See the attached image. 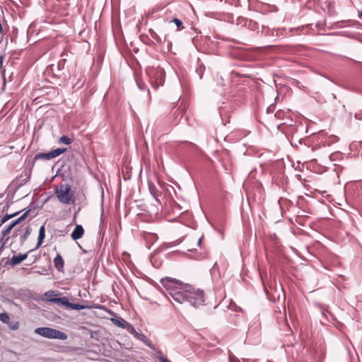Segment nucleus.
Masks as SVG:
<instances>
[{
    "label": "nucleus",
    "mask_w": 362,
    "mask_h": 362,
    "mask_svg": "<svg viewBox=\"0 0 362 362\" xmlns=\"http://www.w3.org/2000/svg\"><path fill=\"white\" fill-rule=\"evenodd\" d=\"M160 282L173 300L179 304L187 303L193 307H198L204 302L202 290L195 289L189 284H183L180 281L171 277L163 278Z\"/></svg>",
    "instance_id": "nucleus-1"
},
{
    "label": "nucleus",
    "mask_w": 362,
    "mask_h": 362,
    "mask_svg": "<svg viewBox=\"0 0 362 362\" xmlns=\"http://www.w3.org/2000/svg\"><path fill=\"white\" fill-rule=\"evenodd\" d=\"M151 86L158 88L163 86L165 81V71L160 67H148L146 70Z\"/></svg>",
    "instance_id": "nucleus-2"
},
{
    "label": "nucleus",
    "mask_w": 362,
    "mask_h": 362,
    "mask_svg": "<svg viewBox=\"0 0 362 362\" xmlns=\"http://www.w3.org/2000/svg\"><path fill=\"white\" fill-rule=\"evenodd\" d=\"M59 201L64 204H72L75 202L74 192L69 185H61L54 189Z\"/></svg>",
    "instance_id": "nucleus-3"
},
{
    "label": "nucleus",
    "mask_w": 362,
    "mask_h": 362,
    "mask_svg": "<svg viewBox=\"0 0 362 362\" xmlns=\"http://www.w3.org/2000/svg\"><path fill=\"white\" fill-rule=\"evenodd\" d=\"M35 333L47 339L61 340H66L67 339V335L64 332L47 327L36 328Z\"/></svg>",
    "instance_id": "nucleus-4"
},
{
    "label": "nucleus",
    "mask_w": 362,
    "mask_h": 362,
    "mask_svg": "<svg viewBox=\"0 0 362 362\" xmlns=\"http://www.w3.org/2000/svg\"><path fill=\"white\" fill-rule=\"evenodd\" d=\"M172 22L175 23V24L177 28V30H182L185 29V27L182 26V22L179 18H174L173 20H169V19L163 20L164 25H163V28H161V30H160V32L161 33H164V37H163L164 41H166L168 37V33H167L168 28L166 27L165 23H170Z\"/></svg>",
    "instance_id": "nucleus-5"
},
{
    "label": "nucleus",
    "mask_w": 362,
    "mask_h": 362,
    "mask_svg": "<svg viewBox=\"0 0 362 362\" xmlns=\"http://www.w3.org/2000/svg\"><path fill=\"white\" fill-rule=\"evenodd\" d=\"M84 234V229L81 225H76L74 230L71 233V238L74 240H78L82 238Z\"/></svg>",
    "instance_id": "nucleus-6"
},
{
    "label": "nucleus",
    "mask_w": 362,
    "mask_h": 362,
    "mask_svg": "<svg viewBox=\"0 0 362 362\" xmlns=\"http://www.w3.org/2000/svg\"><path fill=\"white\" fill-rule=\"evenodd\" d=\"M28 257V253L21 254L16 256H13L9 261V264L11 266H16L19 264L21 262L26 259Z\"/></svg>",
    "instance_id": "nucleus-7"
},
{
    "label": "nucleus",
    "mask_w": 362,
    "mask_h": 362,
    "mask_svg": "<svg viewBox=\"0 0 362 362\" xmlns=\"http://www.w3.org/2000/svg\"><path fill=\"white\" fill-rule=\"evenodd\" d=\"M54 264L55 268L59 272H62L64 270V259H63V257H62V256L61 255L57 254L56 255V257L54 259Z\"/></svg>",
    "instance_id": "nucleus-8"
},
{
    "label": "nucleus",
    "mask_w": 362,
    "mask_h": 362,
    "mask_svg": "<svg viewBox=\"0 0 362 362\" xmlns=\"http://www.w3.org/2000/svg\"><path fill=\"white\" fill-rule=\"evenodd\" d=\"M48 302L56 303L60 305L69 307V302L66 297L53 298L47 300Z\"/></svg>",
    "instance_id": "nucleus-9"
},
{
    "label": "nucleus",
    "mask_w": 362,
    "mask_h": 362,
    "mask_svg": "<svg viewBox=\"0 0 362 362\" xmlns=\"http://www.w3.org/2000/svg\"><path fill=\"white\" fill-rule=\"evenodd\" d=\"M148 189L150 193L153 195V197L158 200V197L160 196V191L157 189L155 185L153 182H148Z\"/></svg>",
    "instance_id": "nucleus-10"
},
{
    "label": "nucleus",
    "mask_w": 362,
    "mask_h": 362,
    "mask_svg": "<svg viewBox=\"0 0 362 362\" xmlns=\"http://www.w3.org/2000/svg\"><path fill=\"white\" fill-rule=\"evenodd\" d=\"M45 238V226L43 225L40 228L38 241H37V246L35 248L39 247L42 245Z\"/></svg>",
    "instance_id": "nucleus-11"
},
{
    "label": "nucleus",
    "mask_w": 362,
    "mask_h": 362,
    "mask_svg": "<svg viewBox=\"0 0 362 362\" xmlns=\"http://www.w3.org/2000/svg\"><path fill=\"white\" fill-rule=\"evenodd\" d=\"M52 158H54L51 151L48 153H39L35 156V159L50 160Z\"/></svg>",
    "instance_id": "nucleus-12"
},
{
    "label": "nucleus",
    "mask_w": 362,
    "mask_h": 362,
    "mask_svg": "<svg viewBox=\"0 0 362 362\" xmlns=\"http://www.w3.org/2000/svg\"><path fill=\"white\" fill-rule=\"evenodd\" d=\"M149 35L152 40L158 43H161L163 41L162 37L153 29H149L148 30Z\"/></svg>",
    "instance_id": "nucleus-13"
},
{
    "label": "nucleus",
    "mask_w": 362,
    "mask_h": 362,
    "mask_svg": "<svg viewBox=\"0 0 362 362\" xmlns=\"http://www.w3.org/2000/svg\"><path fill=\"white\" fill-rule=\"evenodd\" d=\"M111 321L117 326L125 328L127 325H129V323L125 321L124 319H116V318H112Z\"/></svg>",
    "instance_id": "nucleus-14"
},
{
    "label": "nucleus",
    "mask_w": 362,
    "mask_h": 362,
    "mask_svg": "<svg viewBox=\"0 0 362 362\" xmlns=\"http://www.w3.org/2000/svg\"><path fill=\"white\" fill-rule=\"evenodd\" d=\"M31 228L28 226L24 233L21 236V243H24L31 233Z\"/></svg>",
    "instance_id": "nucleus-15"
},
{
    "label": "nucleus",
    "mask_w": 362,
    "mask_h": 362,
    "mask_svg": "<svg viewBox=\"0 0 362 362\" xmlns=\"http://www.w3.org/2000/svg\"><path fill=\"white\" fill-rule=\"evenodd\" d=\"M66 151V148H58L54 150H52L51 152L52 153L53 158H56L59 156V155L62 154Z\"/></svg>",
    "instance_id": "nucleus-16"
},
{
    "label": "nucleus",
    "mask_w": 362,
    "mask_h": 362,
    "mask_svg": "<svg viewBox=\"0 0 362 362\" xmlns=\"http://www.w3.org/2000/svg\"><path fill=\"white\" fill-rule=\"evenodd\" d=\"M0 320L6 324H9L10 317L6 313H0Z\"/></svg>",
    "instance_id": "nucleus-17"
},
{
    "label": "nucleus",
    "mask_w": 362,
    "mask_h": 362,
    "mask_svg": "<svg viewBox=\"0 0 362 362\" xmlns=\"http://www.w3.org/2000/svg\"><path fill=\"white\" fill-rule=\"evenodd\" d=\"M14 227H15V226L13 225V223H11L9 226L5 227L1 231L3 236L8 235L10 233L12 228Z\"/></svg>",
    "instance_id": "nucleus-18"
},
{
    "label": "nucleus",
    "mask_w": 362,
    "mask_h": 362,
    "mask_svg": "<svg viewBox=\"0 0 362 362\" xmlns=\"http://www.w3.org/2000/svg\"><path fill=\"white\" fill-rule=\"evenodd\" d=\"M20 211H16L13 214H6L5 215L2 219H1V223H4L5 222H6L8 220H9L10 218L17 216L18 214H20Z\"/></svg>",
    "instance_id": "nucleus-19"
},
{
    "label": "nucleus",
    "mask_w": 362,
    "mask_h": 362,
    "mask_svg": "<svg viewBox=\"0 0 362 362\" xmlns=\"http://www.w3.org/2000/svg\"><path fill=\"white\" fill-rule=\"evenodd\" d=\"M156 358L160 362H171L166 357H164V356H162V352H161L160 350L156 351Z\"/></svg>",
    "instance_id": "nucleus-20"
},
{
    "label": "nucleus",
    "mask_w": 362,
    "mask_h": 362,
    "mask_svg": "<svg viewBox=\"0 0 362 362\" xmlns=\"http://www.w3.org/2000/svg\"><path fill=\"white\" fill-rule=\"evenodd\" d=\"M156 358L160 362H171L166 357H164V356H162V352H161L160 350L156 351Z\"/></svg>",
    "instance_id": "nucleus-21"
},
{
    "label": "nucleus",
    "mask_w": 362,
    "mask_h": 362,
    "mask_svg": "<svg viewBox=\"0 0 362 362\" xmlns=\"http://www.w3.org/2000/svg\"><path fill=\"white\" fill-rule=\"evenodd\" d=\"M59 142L68 145L71 144L72 139L65 135H63L60 137Z\"/></svg>",
    "instance_id": "nucleus-22"
},
{
    "label": "nucleus",
    "mask_w": 362,
    "mask_h": 362,
    "mask_svg": "<svg viewBox=\"0 0 362 362\" xmlns=\"http://www.w3.org/2000/svg\"><path fill=\"white\" fill-rule=\"evenodd\" d=\"M68 308H71L73 310H81L85 308V306L80 305V304L69 303Z\"/></svg>",
    "instance_id": "nucleus-23"
},
{
    "label": "nucleus",
    "mask_w": 362,
    "mask_h": 362,
    "mask_svg": "<svg viewBox=\"0 0 362 362\" xmlns=\"http://www.w3.org/2000/svg\"><path fill=\"white\" fill-rule=\"evenodd\" d=\"M9 327L12 330H17L19 328V322L18 321L16 322H9Z\"/></svg>",
    "instance_id": "nucleus-24"
},
{
    "label": "nucleus",
    "mask_w": 362,
    "mask_h": 362,
    "mask_svg": "<svg viewBox=\"0 0 362 362\" xmlns=\"http://www.w3.org/2000/svg\"><path fill=\"white\" fill-rule=\"evenodd\" d=\"M136 83L140 90H144L146 88V85L141 80L137 79Z\"/></svg>",
    "instance_id": "nucleus-25"
},
{
    "label": "nucleus",
    "mask_w": 362,
    "mask_h": 362,
    "mask_svg": "<svg viewBox=\"0 0 362 362\" xmlns=\"http://www.w3.org/2000/svg\"><path fill=\"white\" fill-rule=\"evenodd\" d=\"M138 339L144 341L145 343L146 341H147L148 339H146V337L144 334H139V333H136V336H135Z\"/></svg>",
    "instance_id": "nucleus-26"
},
{
    "label": "nucleus",
    "mask_w": 362,
    "mask_h": 362,
    "mask_svg": "<svg viewBox=\"0 0 362 362\" xmlns=\"http://www.w3.org/2000/svg\"><path fill=\"white\" fill-rule=\"evenodd\" d=\"M130 333L133 334L136 336V333H138L135 329L129 324V325H127L125 327Z\"/></svg>",
    "instance_id": "nucleus-27"
},
{
    "label": "nucleus",
    "mask_w": 362,
    "mask_h": 362,
    "mask_svg": "<svg viewBox=\"0 0 362 362\" xmlns=\"http://www.w3.org/2000/svg\"><path fill=\"white\" fill-rule=\"evenodd\" d=\"M145 344L147 345L151 349L156 351H157L156 349V346L154 344H153L152 342L151 341H149L148 339L145 341Z\"/></svg>",
    "instance_id": "nucleus-28"
},
{
    "label": "nucleus",
    "mask_w": 362,
    "mask_h": 362,
    "mask_svg": "<svg viewBox=\"0 0 362 362\" xmlns=\"http://www.w3.org/2000/svg\"><path fill=\"white\" fill-rule=\"evenodd\" d=\"M30 209H28L27 211H25L20 217L21 218L23 221L28 215V214L30 213Z\"/></svg>",
    "instance_id": "nucleus-29"
},
{
    "label": "nucleus",
    "mask_w": 362,
    "mask_h": 362,
    "mask_svg": "<svg viewBox=\"0 0 362 362\" xmlns=\"http://www.w3.org/2000/svg\"><path fill=\"white\" fill-rule=\"evenodd\" d=\"M23 221V220L21 218V217H18L16 220H15L14 221H13L12 223H13V225L16 226L18 223H19L20 222Z\"/></svg>",
    "instance_id": "nucleus-30"
},
{
    "label": "nucleus",
    "mask_w": 362,
    "mask_h": 362,
    "mask_svg": "<svg viewBox=\"0 0 362 362\" xmlns=\"http://www.w3.org/2000/svg\"><path fill=\"white\" fill-rule=\"evenodd\" d=\"M45 296H55L54 294V292L52 291H49L45 293Z\"/></svg>",
    "instance_id": "nucleus-31"
},
{
    "label": "nucleus",
    "mask_w": 362,
    "mask_h": 362,
    "mask_svg": "<svg viewBox=\"0 0 362 362\" xmlns=\"http://www.w3.org/2000/svg\"><path fill=\"white\" fill-rule=\"evenodd\" d=\"M343 35L346 36V37H350V38L353 37V36H354V35L352 33H347L346 32H344L343 33Z\"/></svg>",
    "instance_id": "nucleus-32"
},
{
    "label": "nucleus",
    "mask_w": 362,
    "mask_h": 362,
    "mask_svg": "<svg viewBox=\"0 0 362 362\" xmlns=\"http://www.w3.org/2000/svg\"><path fill=\"white\" fill-rule=\"evenodd\" d=\"M355 117L358 119H362V115L361 113H356L355 115Z\"/></svg>",
    "instance_id": "nucleus-33"
},
{
    "label": "nucleus",
    "mask_w": 362,
    "mask_h": 362,
    "mask_svg": "<svg viewBox=\"0 0 362 362\" xmlns=\"http://www.w3.org/2000/svg\"><path fill=\"white\" fill-rule=\"evenodd\" d=\"M5 243L4 242H0V250H2L4 247Z\"/></svg>",
    "instance_id": "nucleus-34"
},
{
    "label": "nucleus",
    "mask_w": 362,
    "mask_h": 362,
    "mask_svg": "<svg viewBox=\"0 0 362 362\" xmlns=\"http://www.w3.org/2000/svg\"><path fill=\"white\" fill-rule=\"evenodd\" d=\"M3 60H4V57L2 55H0V68L2 66V64H3Z\"/></svg>",
    "instance_id": "nucleus-35"
},
{
    "label": "nucleus",
    "mask_w": 362,
    "mask_h": 362,
    "mask_svg": "<svg viewBox=\"0 0 362 362\" xmlns=\"http://www.w3.org/2000/svg\"><path fill=\"white\" fill-rule=\"evenodd\" d=\"M202 238H199V239L198 243H197V244H198V245H200V244H201V241H202Z\"/></svg>",
    "instance_id": "nucleus-36"
},
{
    "label": "nucleus",
    "mask_w": 362,
    "mask_h": 362,
    "mask_svg": "<svg viewBox=\"0 0 362 362\" xmlns=\"http://www.w3.org/2000/svg\"><path fill=\"white\" fill-rule=\"evenodd\" d=\"M361 16L362 17V11H361Z\"/></svg>",
    "instance_id": "nucleus-37"
}]
</instances>
